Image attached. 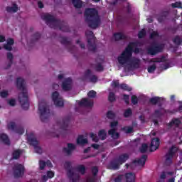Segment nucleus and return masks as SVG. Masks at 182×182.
<instances>
[{
  "instance_id": "obj_64",
  "label": "nucleus",
  "mask_w": 182,
  "mask_h": 182,
  "mask_svg": "<svg viewBox=\"0 0 182 182\" xmlns=\"http://www.w3.org/2000/svg\"><path fill=\"white\" fill-rule=\"evenodd\" d=\"M8 91H2L0 92V96L4 98L8 97Z\"/></svg>"
},
{
  "instance_id": "obj_15",
  "label": "nucleus",
  "mask_w": 182,
  "mask_h": 182,
  "mask_svg": "<svg viewBox=\"0 0 182 182\" xmlns=\"http://www.w3.org/2000/svg\"><path fill=\"white\" fill-rule=\"evenodd\" d=\"M9 129H11V130H14L18 134H23L25 133V129H23V127L22 126H17L15 124V122H10L8 124Z\"/></svg>"
},
{
  "instance_id": "obj_6",
  "label": "nucleus",
  "mask_w": 182,
  "mask_h": 182,
  "mask_svg": "<svg viewBox=\"0 0 182 182\" xmlns=\"http://www.w3.org/2000/svg\"><path fill=\"white\" fill-rule=\"evenodd\" d=\"M26 135H27V141H28L29 145L33 146L36 153H38V154H42V152H43L42 148L38 146L39 141L36 140L35 134L33 132H31L28 134V132H26Z\"/></svg>"
},
{
  "instance_id": "obj_19",
  "label": "nucleus",
  "mask_w": 182,
  "mask_h": 182,
  "mask_svg": "<svg viewBox=\"0 0 182 182\" xmlns=\"http://www.w3.org/2000/svg\"><path fill=\"white\" fill-rule=\"evenodd\" d=\"M107 168H109V170H119L120 168V164L117 159H114L109 163Z\"/></svg>"
},
{
  "instance_id": "obj_18",
  "label": "nucleus",
  "mask_w": 182,
  "mask_h": 182,
  "mask_svg": "<svg viewBox=\"0 0 182 182\" xmlns=\"http://www.w3.org/2000/svg\"><path fill=\"white\" fill-rule=\"evenodd\" d=\"M160 146V139L154 138L151 141L150 151H156Z\"/></svg>"
},
{
  "instance_id": "obj_37",
  "label": "nucleus",
  "mask_w": 182,
  "mask_h": 182,
  "mask_svg": "<svg viewBox=\"0 0 182 182\" xmlns=\"http://www.w3.org/2000/svg\"><path fill=\"white\" fill-rule=\"evenodd\" d=\"M164 113H171V114L176 113V112H182V104L181 102H180L179 107L176 110L173 109V111H171L168 109H164Z\"/></svg>"
},
{
  "instance_id": "obj_50",
  "label": "nucleus",
  "mask_w": 182,
  "mask_h": 182,
  "mask_svg": "<svg viewBox=\"0 0 182 182\" xmlns=\"http://www.w3.org/2000/svg\"><path fill=\"white\" fill-rule=\"evenodd\" d=\"M107 119H113L114 117H116V114L112 111H108L107 112Z\"/></svg>"
},
{
  "instance_id": "obj_2",
  "label": "nucleus",
  "mask_w": 182,
  "mask_h": 182,
  "mask_svg": "<svg viewBox=\"0 0 182 182\" xmlns=\"http://www.w3.org/2000/svg\"><path fill=\"white\" fill-rule=\"evenodd\" d=\"M84 16L85 22L88 23L89 28H91L92 29L99 28L101 20L97 9L95 8H87L85 11Z\"/></svg>"
},
{
  "instance_id": "obj_22",
  "label": "nucleus",
  "mask_w": 182,
  "mask_h": 182,
  "mask_svg": "<svg viewBox=\"0 0 182 182\" xmlns=\"http://www.w3.org/2000/svg\"><path fill=\"white\" fill-rule=\"evenodd\" d=\"M147 161V155H142L140 159H135L132 161L133 164H138V166H144Z\"/></svg>"
},
{
  "instance_id": "obj_32",
  "label": "nucleus",
  "mask_w": 182,
  "mask_h": 182,
  "mask_svg": "<svg viewBox=\"0 0 182 182\" xmlns=\"http://www.w3.org/2000/svg\"><path fill=\"white\" fill-rule=\"evenodd\" d=\"M108 134L112 137V139H119L120 134L118 132H116V129H111L108 131Z\"/></svg>"
},
{
  "instance_id": "obj_54",
  "label": "nucleus",
  "mask_w": 182,
  "mask_h": 182,
  "mask_svg": "<svg viewBox=\"0 0 182 182\" xmlns=\"http://www.w3.org/2000/svg\"><path fill=\"white\" fill-rule=\"evenodd\" d=\"M95 70L97 72H103L104 70V68L103 65H102V64L98 63L96 66H95Z\"/></svg>"
},
{
  "instance_id": "obj_57",
  "label": "nucleus",
  "mask_w": 182,
  "mask_h": 182,
  "mask_svg": "<svg viewBox=\"0 0 182 182\" xmlns=\"http://www.w3.org/2000/svg\"><path fill=\"white\" fill-rule=\"evenodd\" d=\"M96 95H97V93H96V92L94 91V90H91V91H90V92L87 93L88 97H91V98H95V97H96Z\"/></svg>"
},
{
  "instance_id": "obj_7",
  "label": "nucleus",
  "mask_w": 182,
  "mask_h": 182,
  "mask_svg": "<svg viewBox=\"0 0 182 182\" xmlns=\"http://www.w3.org/2000/svg\"><path fill=\"white\" fill-rule=\"evenodd\" d=\"M85 36L87 37L88 50H90V52H96V43H95L96 37H95L93 31H85Z\"/></svg>"
},
{
  "instance_id": "obj_63",
  "label": "nucleus",
  "mask_w": 182,
  "mask_h": 182,
  "mask_svg": "<svg viewBox=\"0 0 182 182\" xmlns=\"http://www.w3.org/2000/svg\"><path fill=\"white\" fill-rule=\"evenodd\" d=\"M119 80H114L112 82V87H119Z\"/></svg>"
},
{
  "instance_id": "obj_51",
  "label": "nucleus",
  "mask_w": 182,
  "mask_h": 182,
  "mask_svg": "<svg viewBox=\"0 0 182 182\" xmlns=\"http://www.w3.org/2000/svg\"><path fill=\"white\" fill-rule=\"evenodd\" d=\"M131 102L132 103V105H137V103H139V98H137V96L132 95L131 97Z\"/></svg>"
},
{
  "instance_id": "obj_49",
  "label": "nucleus",
  "mask_w": 182,
  "mask_h": 182,
  "mask_svg": "<svg viewBox=\"0 0 182 182\" xmlns=\"http://www.w3.org/2000/svg\"><path fill=\"white\" fill-rule=\"evenodd\" d=\"M91 171L92 173V176L96 177L97 176V173H99V168H97V166H92Z\"/></svg>"
},
{
  "instance_id": "obj_62",
  "label": "nucleus",
  "mask_w": 182,
  "mask_h": 182,
  "mask_svg": "<svg viewBox=\"0 0 182 182\" xmlns=\"http://www.w3.org/2000/svg\"><path fill=\"white\" fill-rule=\"evenodd\" d=\"M123 180V175H119L117 178L114 179L115 182H121Z\"/></svg>"
},
{
  "instance_id": "obj_8",
  "label": "nucleus",
  "mask_w": 182,
  "mask_h": 182,
  "mask_svg": "<svg viewBox=\"0 0 182 182\" xmlns=\"http://www.w3.org/2000/svg\"><path fill=\"white\" fill-rule=\"evenodd\" d=\"M178 151V147L176 145H173L165 155V165L171 166L173 164V159L176 156V154Z\"/></svg>"
},
{
  "instance_id": "obj_44",
  "label": "nucleus",
  "mask_w": 182,
  "mask_h": 182,
  "mask_svg": "<svg viewBox=\"0 0 182 182\" xmlns=\"http://www.w3.org/2000/svg\"><path fill=\"white\" fill-rule=\"evenodd\" d=\"M39 39H41V33L37 32L32 36L31 42L33 43V42H36Z\"/></svg>"
},
{
  "instance_id": "obj_27",
  "label": "nucleus",
  "mask_w": 182,
  "mask_h": 182,
  "mask_svg": "<svg viewBox=\"0 0 182 182\" xmlns=\"http://www.w3.org/2000/svg\"><path fill=\"white\" fill-rule=\"evenodd\" d=\"M113 36L116 41H126V39H127V36L120 32L114 33Z\"/></svg>"
},
{
  "instance_id": "obj_46",
  "label": "nucleus",
  "mask_w": 182,
  "mask_h": 182,
  "mask_svg": "<svg viewBox=\"0 0 182 182\" xmlns=\"http://www.w3.org/2000/svg\"><path fill=\"white\" fill-rule=\"evenodd\" d=\"M90 136L92 139V141H95V143L99 142V136H97V134H95L94 133H90Z\"/></svg>"
},
{
  "instance_id": "obj_59",
  "label": "nucleus",
  "mask_w": 182,
  "mask_h": 182,
  "mask_svg": "<svg viewBox=\"0 0 182 182\" xmlns=\"http://www.w3.org/2000/svg\"><path fill=\"white\" fill-rule=\"evenodd\" d=\"M40 170H43L46 167V162L44 161H39Z\"/></svg>"
},
{
  "instance_id": "obj_38",
  "label": "nucleus",
  "mask_w": 182,
  "mask_h": 182,
  "mask_svg": "<svg viewBox=\"0 0 182 182\" xmlns=\"http://www.w3.org/2000/svg\"><path fill=\"white\" fill-rule=\"evenodd\" d=\"M173 42L175 45H177V46H180L182 43V39L180 38V36H176L173 39Z\"/></svg>"
},
{
  "instance_id": "obj_39",
  "label": "nucleus",
  "mask_w": 182,
  "mask_h": 182,
  "mask_svg": "<svg viewBox=\"0 0 182 182\" xmlns=\"http://www.w3.org/2000/svg\"><path fill=\"white\" fill-rule=\"evenodd\" d=\"M147 150H149V145H147V144H142L139 148L140 153H147Z\"/></svg>"
},
{
  "instance_id": "obj_23",
  "label": "nucleus",
  "mask_w": 182,
  "mask_h": 182,
  "mask_svg": "<svg viewBox=\"0 0 182 182\" xmlns=\"http://www.w3.org/2000/svg\"><path fill=\"white\" fill-rule=\"evenodd\" d=\"M161 102H163V98L161 97H153L149 99V103L151 105H153L154 106L158 105L159 107H161Z\"/></svg>"
},
{
  "instance_id": "obj_30",
  "label": "nucleus",
  "mask_w": 182,
  "mask_h": 182,
  "mask_svg": "<svg viewBox=\"0 0 182 182\" xmlns=\"http://www.w3.org/2000/svg\"><path fill=\"white\" fill-rule=\"evenodd\" d=\"M125 178L127 182H135L136 175L134 173L129 172L125 174Z\"/></svg>"
},
{
  "instance_id": "obj_13",
  "label": "nucleus",
  "mask_w": 182,
  "mask_h": 182,
  "mask_svg": "<svg viewBox=\"0 0 182 182\" xmlns=\"http://www.w3.org/2000/svg\"><path fill=\"white\" fill-rule=\"evenodd\" d=\"M60 43L67 46V49L70 53H75L76 52V46L72 45V41L68 40L66 37H62L60 40Z\"/></svg>"
},
{
  "instance_id": "obj_45",
  "label": "nucleus",
  "mask_w": 182,
  "mask_h": 182,
  "mask_svg": "<svg viewBox=\"0 0 182 182\" xmlns=\"http://www.w3.org/2000/svg\"><path fill=\"white\" fill-rule=\"evenodd\" d=\"M132 114H133V111H132V109L128 108L124 112V117L125 118L130 117Z\"/></svg>"
},
{
  "instance_id": "obj_53",
  "label": "nucleus",
  "mask_w": 182,
  "mask_h": 182,
  "mask_svg": "<svg viewBox=\"0 0 182 182\" xmlns=\"http://www.w3.org/2000/svg\"><path fill=\"white\" fill-rule=\"evenodd\" d=\"M144 36H146V30L142 29L138 33V38L142 39Z\"/></svg>"
},
{
  "instance_id": "obj_26",
  "label": "nucleus",
  "mask_w": 182,
  "mask_h": 182,
  "mask_svg": "<svg viewBox=\"0 0 182 182\" xmlns=\"http://www.w3.org/2000/svg\"><path fill=\"white\" fill-rule=\"evenodd\" d=\"M75 149L76 146H75L73 144H68V148H63V151H64V153H66L68 156H70V154H72V151H73V150H75Z\"/></svg>"
},
{
  "instance_id": "obj_17",
  "label": "nucleus",
  "mask_w": 182,
  "mask_h": 182,
  "mask_svg": "<svg viewBox=\"0 0 182 182\" xmlns=\"http://www.w3.org/2000/svg\"><path fill=\"white\" fill-rule=\"evenodd\" d=\"M79 106L83 107H93V101H90L88 98H82L81 101L78 102Z\"/></svg>"
},
{
  "instance_id": "obj_60",
  "label": "nucleus",
  "mask_w": 182,
  "mask_h": 182,
  "mask_svg": "<svg viewBox=\"0 0 182 182\" xmlns=\"http://www.w3.org/2000/svg\"><path fill=\"white\" fill-rule=\"evenodd\" d=\"M157 36H159V33L157 31H153L151 34H150V39H154L155 38H157Z\"/></svg>"
},
{
  "instance_id": "obj_29",
  "label": "nucleus",
  "mask_w": 182,
  "mask_h": 182,
  "mask_svg": "<svg viewBox=\"0 0 182 182\" xmlns=\"http://www.w3.org/2000/svg\"><path fill=\"white\" fill-rule=\"evenodd\" d=\"M15 43V41L13 38L7 39V43L4 45V48L6 50H12V45Z\"/></svg>"
},
{
  "instance_id": "obj_41",
  "label": "nucleus",
  "mask_w": 182,
  "mask_h": 182,
  "mask_svg": "<svg viewBox=\"0 0 182 182\" xmlns=\"http://www.w3.org/2000/svg\"><path fill=\"white\" fill-rule=\"evenodd\" d=\"M119 87L120 89H122V90H125L127 92H132V87H129L127 84H124V83L119 85Z\"/></svg>"
},
{
  "instance_id": "obj_56",
  "label": "nucleus",
  "mask_w": 182,
  "mask_h": 182,
  "mask_svg": "<svg viewBox=\"0 0 182 182\" xmlns=\"http://www.w3.org/2000/svg\"><path fill=\"white\" fill-rule=\"evenodd\" d=\"M161 110H163V109L155 110L154 116H156V117H161V116H163V113H161Z\"/></svg>"
},
{
  "instance_id": "obj_24",
  "label": "nucleus",
  "mask_w": 182,
  "mask_h": 182,
  "mask_svg": "<svg viewBox=\"0 0 182 182\" xmlns=\"http://www.w3.org/2000/svg\"><path fill=\"white\" fill-rule=\"evenodd\" d=\"M128 159H130V155H129V154L125 153L119 155L117 160L118 163L120 164V166H122V164L127 161Z\"/></svg>"
},
{
  "instance_id": "obj_14",
  "label": "nucleus",
  "mask_w": 182,
  "mask_h": 182,
  "mask_svg": "<svg viewBox=\"0 0 182 182\" xmlns=\"http://www.w3.org/2000/svg\"><path fill=\"white\" fill-rule=\"evenodd\" d=\"M69 123H70V116H67L62 119V122L58 121L57 125L60 126V129L61 130H63V132H66V130H68Z\"/></svg>"
},
{
  "instance_id": "obj_21",
  "label": "nucleus",
  "mask_w": 182,
  "mask_h": 182,
  "mask_svg": "<svg viewBox=\"0 0 182 182\" xmlns=\"http://www.w3.org/2000/svg\"><path fill=\"white\" fill-rule=\"evenodd\" d=\"M85 76L90 79V82H91V83H96V82H97V77L95 75H92V70H90V69H87L85 72Z\"/></svg>"
},
{
  "instance_id": "obj_10",
  "label": "nucleus",
  "mask_w": 182,
  "mask_h": 182,
  "mask_svg": "<svg viewBox=\"0 0 182 182\" xmlns=\"http://www.w3.org/2000/svg\"><path fill=\"white\" fill-rule=\"evenodd\" d=\"M164 48V46H163L162 44L154 43V44H151L147 48V53L149 55H151V56H154L157 55V53H160L163 52Z\"/></svg>"
},
{
  "instance_id": "obj_11",
  "label": "nucleus",
  "mask_w": 182,
  "mask_h": 182,
  "mask_svg": "<svg viewBox=\"0 0 182 182\" xmlns=\"http://www.w3.org/2000/svg\"><path fill=\"white\" fill-rule=\"evenodd\" d=\"M13 173L15 178H21L25 174V166L22 164H16L13 167Z\"/></svg>"
},
{
  "instance_id": "obj_58",
  "label": "nucleus",
  "mask_w": 182,
  "mask_h": 182,
  "mask_svg": "<svg viewBox=\"0 0 182 182\" xmlns=\"http://www.w3.org/2000/svg\"><path fill=\"white\" fill-rule=\"evenodd\" d=\"M124 100L127 105L130 103V96L129 95L124 94Z\"/></svg>"
},
{
  "instance_id": "obj_36",
  "label": "nucleus",
  "mask_w": 182,
  "mask_h": 182,
  "mask_svg": "<svg viewBox=\"0 0 182 182\" xmlns=\"http://www.w3.org/2000/svg\"><path fill=\"white\" fill-rule=\"evenodd\" d=\"M98 136L100 137V140H106L107 137V133L105 129H101L98 132Z\"/></svg>"
},
{
  "instance_id": "obj_25",
  "label": "nucleus",
  "mask_w": 182,
  "mask_h": 182,
  "mask_svg": "<svg viewBox=\"0 0 182 182\" xmlns=\"http://www.w3.org/2000/svg\"><path fill=\"white\" fill-rule=\"evenodd\" d=\"M181 124V121L178 118H173L171 121L167 124L168 127L171 129V127L175 126V127H179Z\"/></svg>"
},
{
  "instance_id": "obj_55",
  "label": "nucleus",
  "mask_w": 182,
  "mask_h": 182,
  "mask_svg": "<svg viewBox=\"0 0 182 182\" xmlns=\"http://www.w3.org/2000/svg\"><path fill=\"white\" fill-rule=\"evenodd\" d=\"M156 63H161V62H166V57L164 55H162L161 58H156Z\"/></svg>"
},
{
  "instance_id": "obj_12",
  "label": "nucleus",
  "mask_w": 182,
  "mask_h": 182,
  "mask_svg": "<svg viewBox=\"0 0 182 182\" xmlns=\"http://www.w3.org/2000/svg\"><path fill=\"white\" fill-rule=\"evenodd\" d=\"M52 100L55 106H56V107H63V106L65 105V102H63V98L60 97L58 91H55L54 92H53Z\"/></svg>"
},
{
  "instance_id": "obj_40",
  "label": "nucleus",
  "mask_w": 182,
  "mask_h": 182,
  "mask_svg": "<svg viewBox=\"0 0 182 182\" xmlns=\"http://www.w3.org/2000/svg\"><path fill=\"white\" fill-rule=\"evenodd\" d=\"M7 12H18V5L14 4L13 6L6 7Z\"/></svg>"
},
{
  "instance_id": "obj_35",
  "label": "nucleus",
  "mask_w": 182,
  "mask_h": 182,
  "mask_svg": "<svg viewBox=\"0 0 182 182\" xmlns=\"http://www.w3.org/2000/svg\"><path fill=\"white\" fill-rule=\"evenodd\" d=\"M77 144H87V139H85L83 135H80L77 139Z\"/></svg>"
},
{
  "instance_id": "obj_61",
  "label": "nucleus",
  "mask_w": 182,
  "mask_h": 182,
  "mask_svg": "<svg viewBox=\"0 0 182 182\" xmlns=\"http://www.w3.org/2000/svg\"><path fill=\"white\" fill-rule=\"evenodd\" d=\"M54 176H55V173H53V171H47V177L48 178H53V177Z\"/></svg>"
},
{
  "instance_id": "obj_1",
  "label": "nucleus",
  "mask_w": 182,
  "mask_h": 182,
  "mask_svg": "<svg viewBox=\"0 0 182 182\" xmlns=\"http://www.w3.org/2000/svg\"><path fill=\"white\" fill-rule=\"evenodd\" d=\"M41 18L53 29H60L63 32H70V28H69L68 23L64 21L56 19L55 16L49 14L43 15Z\"/></svg>"
},
{
  "instance_id": "obj_47",
  "label": "nucleus",
  "mask_w": 182,
  "mask_h": 182,
  "mask_svg": "<svg viewBox=\"0 0 182 182\" xmlns=\"http://www.w3.org/2000/svg\"><path fill=\"white\" fill-rule=\"evenodd\" d=\"M108 100L109 102H113L116 100V95H114V92H109L108 96Z\"/></svg>"
},
{
  "instance_id": "obj_3",
  "label": "nucleus",
  "mask_w": 182,
  "mask_h": 182,
  "mask_svg": "<svg viewBox=\"0 0 182 182\" xmlns=\"http://www.w3.org/2000/svg\"><path fill=\"white\" fill-rule=\"evenodd\" d=\"M25 80L21 77L16 79V86L18 90H21L22 92L18 95V101L21 105V107L23 110H28L29 109V97H28V90L25 86Z\"/></svg>"
},
{
  "instance_id": "obj_20",
  "label": "nucleus",
  "mask_w": 182,
  "mask_h": 182,
  "mask_svg": "<svg viewBox=\"0 0 182 182\" xmlns=\"http://www.w3.org/2000/svg\"><path fill=\"white\" fill-rule=\"evenodd\" d=\"M140 59L136 57L131 58L129 60V65L132 68H134V69H139V68H140Z\"/></svg>"
},
{
  "instance_id": "obj_28",
  "label": "nucleus",
  "mask_w": 182,
  "mask_h": 182,
  "mask_svg": "<svg viewBox=\"0 0 182 182\" xmlns=\"http://www.w3.org/2000/svg\"><path fill=\"white\" fill-rule=\"evenodd\" d=\"M0 140L4 143V144H6V146L11 145V141L9 140V137H8V135L6 134H0Z\"/></svg>"
},
{
  "instance_id": "obj_4",
  "label": "nucleus",
  "mask_w": 182,
  "mask_h": 182,
  "mask_svg": "<svg viewBox=\"0 0 182 182\" xmlns=\"http://www.w3.org/2000/svg\"><path fill=\"white\" fill-rule=\"evenodd\" d=\"M137 45H139L137 42H131L129 43L125 50L117 58L119 65H126L127 62H130V59L133 56V48H137Z\"/></svg>"
},
{
  "instance_id": "obj_33",
  "label": "nucleus",
  "mask_w": 182,
  "mask_h": 182,
  "mask_svg": "<svg viewBox=\"0 0 182 182\" xmlns=\"http://www.w3.org/2000/svg\"><path fill=\"white\" fill-rule=\"evenodd\" d=\"M76 171L80 173L82 176L86 174V167L84 165H78L75 167Z\"/></svg>"
},
{
  "instance_id": "obj_42",
  "label": "nucleus",
  "mask_w": 182,
  "mask_h": 182,
  "mask_svg": "<svg viewBox=\"0 0 182 182\" xmlns=\"http://www.w3.org/2000/svg\"><path fill=\"white\" fill-rule=\"evenodd\" d=\"M166 16H168V13L165 11L161 16L158 17V21L160 22V23H161V22H164V19H166Z\"/></svg>"
},
{
  "instance_id": "obj_31",
  "label": "nucleus",
  "mask_w": 182,
  "mask_h": 182,
  "mask_svg": "<svg viewBox=\"0 0 182 182\" xmlns=\"http://www.w3.org/2000/svg\"><path fill=\"white\" fill-rule=\"evenodd\" d=\"M72 4L76 9H80L83 6V1L82 0H71Z\"/></svg>"
},
{
  "instance_id": "obj_5",
  "label": "nucleus",
  "mask_w": 182,
  "mask_h": 182,
  "mask_svg": "<svg viewBox=\"0 0 182 182\" xmlns=\"http://www.w3.org/2000/svg\"><path fill=\"white\" fill-rule=\"evenodd\" d=\"M38 112L40 114V119L43 123L48 122L49 117H50V109L46 104L45 100H42L38 103Z\"/></svg>"
},
{
  "instance_id": "obj_48",
  "label": "nucleus",
  "mask_w": 182,
  "mask_h": 182,
  "mask_svg": "<svg viewBox=\"0 0 182 182\" xmlns=\"http://www.w3.org/2000/svg\"><path fill=\"white\" fill-rule=\"evenodd\" d=\"M172 8H178V9H181L182 3L181 1H176L175 3L171 4Z\"/></svg>"
},
{
  "instance_id": "obj_43",
  "label": "nucleus",
  "mask_w": 182,
  "mask_h": 182,
  "mask_svg": "<svg viewBox=\"0 0 182 182\" xmlns=\"http://www.w3.org/2000/svg\"><path fill=\"white\" fill-rule=\"evenodd\" d=\"M21 150H16L12 154V157L14 160H18L21 156Z\"/></svg>"
},
{
  "instance_id": "obj_52",
  "label": "nucleus",
  "mask_w": 182,
  "mask_h": 182,
  "mask_svg": "<svg viewBox=\"0 0 182 182\" xmlns=\"http://www.w3.org/2000/svg\"><path fill=\"white\" fill-rule=\"evenodd\" d=\"M156 69H157V66H156V64H153L152 65L148 67V72L149 73H153Z\"/></svg>"
},
{
  "instance_id": "obj_16",
  "label": "nucleus",
  "mask_w": 182,
  "mask_h": 182,
  "mask_svg": "<svg viewBox=\"0 0 182 182\" xmlns=\"http://www.w3.org/2000/svg\"><path fill=\"white\" fill-rule=\"evenodd\" d=\"M63 90L65 92H69L72 89V78L68 77L63 82L62 85Z\"/></svg>"
},
{
  "instance_id": "obj_34",
  "label": "nucleus",
  "mask_w": 182,
  "mask_h": 182,
  "mask_svg": "<svg viewBox=\"0 0 182 182\" xmlns=\"http://www.w3.org/2000/svg\"><path fill=\"white\" fill-rule=\"evenodd\" d=\"M7 59H9V62L5 69H9L12 66V63H14V55L12 53H7Z\"/></svg>"
},
{
  "instance_id": "obj_9",
  "label": "nucleus",
  "mask_w": 182,
  "mask_h": 182,
  "mask_svg": "<svg viewBox=\"0 0 182 182\" xmlns=\"http://www.w3.org/2000/svg\"><path fill=\"white\" fill-rule=\"evenodd\" d=\"M64 167L65 170L67 171V176L68 178L70 179V182H77L79 181V179L80 178V176L79 175H76L75 178H73V176H75V172L73 171V169L72 168V162L70 161H65L64 164Z\"/></svg>"
}]
</instances>
